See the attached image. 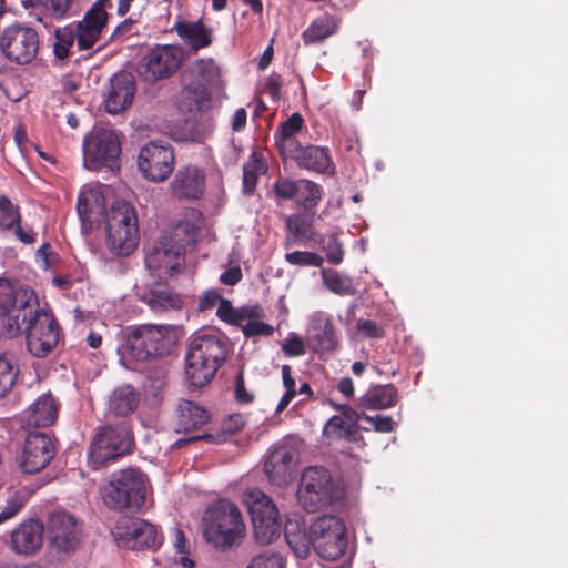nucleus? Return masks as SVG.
I'll return each instance as SVG.
<instances>
[{
    "mask_svg": "<svg viewBox=\"0 0 568 568\" xmlns=\"http://www.w3.org/2000/svg\"><path fill=\"white\" fill-rule=\"evenodd\" d=\"M296 396V394H294L292 390H286L284 393V395L281 397L277 406H276V413H281L283 412L288 405L294 399V397Z\"/></svg>",
    "mask_w": 568,
    "mask_h": 568,
    "instance_id": "obj_64",
    "label": "nucleus"
},
{
    "mask_svg": "<svg viewBox=\"0 0 568 568\" xmlns=\"http://www.w3.org/2000/svg\"><path fill=\"white\" fill-rule=\"evenodd\" d=\"M45 12L55 20L68 18L72 14L77 0H39Z\"/></svg>",
    "mask_w": 568,
    "mask_h": 568,
    "instance_id": "obj_44",
    "label": "nucleus"
},
{
    "mask_svg": "<svg viewBox=\"0 0 568 568\" xmlns=\"http://www.w3.org/2000/svg\"><path fill=\"white\" fill-rule=\"evenodd\" d=\"M282 351L287 357L303 356L306 353L305 343L297 334L293 333L282 344Z\"/></svg>",
    "mask_w": 568,
    "mask_h": 568,
    "instance_id": "obj_49",
    "label": "nucleus"
},
{
    "mask_svg": "<svg viewBox=\"0 0 568 568\" xmlns=\"http://www.w3.org/2000/svg\"><path fill=\"white\" fill-rule=\"evenodd\" d=\"M273 192L278 200H295L303 211L315 213L323 197V187L308 179L278 178L273 183Z\"/></svg>",
    "mask_w": 568,
    "mask_h": 568,
    "instance_id": "obj_16",
    "label": "nucleus"
},
{
    "mask_svg": "<svg viewBox=\"0 0 568 568\" xmlns=\"http://www.w3.org/2000/svg\"><path fill=\"white\" fill-rule=\"evenodd\" d=\"M281 82L278 75H272L266 83V92L273 98L278 99Z\"/></svg>",
    "mask_w": 568,
    "mask_h": 568,
    "instance_id": "obj_61",
    "label": "nucleus"
},
{
    "mask_svg": "<svg viewBox=\"0 0 568 568\" xmlns=\"http://www.w3.org/2000/svg\"><path fill=\"white\" fill-rule=\"evenodd\" d=\"M43 541V525L38 519L21 523L11 534V549L18 555H32Z\"/></svg>",
    "mask_w": 568,
    "mask_h": 568,
    "instance_id": "obj_25",
    "label": "nucleus"
},
{
    "mask_svg": "<svg viewBox=\"0 0 568 568\" xmlns=\"http://www.w3.org/2000/svg\"><path fill=\"white\" fill-rule=\"evenodd\" d=\"M315 212H296L285 217V226L287 236L284 242V247L290 248L294 244H305L314 239V223Z\"/></svg>",
    "mask_w": 568,
    "mask_h": 568,
    "instance_id": "obj_27",
    "label": "nucleus"
},
{
    "mask_svg": "<svg viewBox=\"0 0 568 568\" xmlns=\"http://www.w3.org/2000/svg\"><path fill=\"white\" fill-rule=\"evenodd\" d=\"M336 408L341 412V415L349 426L359 427L358 423L363 419L364 413H358L349 405H338Z\"/></svg>",
    "mask_w": 568,
    "mask_h": 568,
    "instance_id": "obj_55",
    "label": "nucleus"
},
{
    "mask_svg": "<svg viewBox=\"0 0 568 568\" xmlns=\"http://www.w3.org/2000/svg\"><path fill=\"white\" fill-rule=\"evenodd\" d=\"M172 194L180 200H197L205 189L203 170L193 164L181 166L170 183Z\"/></svg>",
    "mask_w": 568,
    "mask_h": 568,
    "instance_id": "obj_22",
    "label": "nucleus"
},
{
    "mask_svg": "<svg viewBox=\"0 0 568 568\" xmlns=\"http://www.w3.org/2000/svg\"><path fill=\"white\" fill-rule=\"evenodd\" d=\"M246 419L242 414H233L230 415L229 418L223 424L222 432L217 433H203L201 435H195L185 439H179L175 443L176 447H182L187 443L195 440H205L207 443L221 444L226 442L230 435H233L243 429L245 426Z\"/></svg>",
    "mask_w": 568,
    "mask_h": 568,
    "instance_id": "obj_33",
    "label": "nucleus"
},
{
    "mask_svg": "<svg viewBox=\"0 0 568 568\" xmlns=\"http://www.w3.org/2000/svg\"><path fill=\"white\" fill-rule=\"evenodd\" d=\"M77 211L83 224L98 222L94 217L104 216L106 242L112 252L126 256L139 243L138 216L134 207L124 200H115L105 211V202L99 186L83 190L77 203Z\"/></svg>",
    "mask_w": 568,
    "mask_h": 568,
    "instance_id": "obj_2",
    "label": "nucleus"
},
{
    "mask_svg": "<svg viewBox=\"0 0 568 568\" xmlns=\"http://www.w3.org/2000/svg\"><path fill=\"white\" fill-rule=\"evenodd\" d=\"M40 39L36 29L24 23H13L0 34V49L3 55L16 64L32 62L39 52Z\"/></svg>",
    "mask_w": 568,
    "mask_h": 568,
    "instance_id": "obj_12",
    "label": "nucleus"
},
{
    "mask_svg": "<svg viewBox=\"0 0 568 568\" xmlns=\"http://www.w3.org/2000/svg\"><path fill=\"white\" fill-rule=\"evenodd\" d=\"M243 501L251 515L256 541L268 545L278 538L282 523L273 500L261 489L251 488L243 493Z\"/></svg>",
    "mask_w": 568,
    "mask_h": 568,
    "instance_id": "obj_9",
    "label": "nucleus"
},
{
    "mask_svg": "<svg viewBox=\"0 0 568 568\" xmlns=\"http://www.w3.org/2000/svg\"><path fill=\"white\" fill-rule=\"evenodd\" d=\"M0 317L9 337L26 333L27 347L34 357L48 356L58 345L59 324L40 307L36 292L7 278H0Z\"/></svg>",
    "mask_w": 568,
    "mask_h": 568,
    "instance_id": "obj_1",
    "label": "nucleus"
},
{
    "mask_svg": "<svg viewBox=\"0 0 568 568\" xmlns=\"http://www.w3.org/2000/svg\"><path fill=\"white\" fill-rule=\"evenodd\" d=\"M314 551L324 560L339 559L348 547L346 527L336 516H321L311 525Z\"/></svg>",
    "mask_w": 568,
    "mask_h": 568,
    "instance_id": "obj_11",
    "label": "nucleus"
},
{
    "mask_svg": "<svg viewBox=\"0 0 568 568\" xmlns=\"http://www.w3.org/2000/svg\"><path fill=\"white\" fill-rule=\"evenodd\" d=\"M133 443V434L125 420L100 427L89 450L92 468L100 469L105 463L129 454Z\"/></svg>",
    "mask_w": 568,
    "mask_h": 568,
    "instance_id": "obj_8",
    "label": "nucleus"
},
{
    "mask_svg": "<svg viewBox=\"0 0 568 568\" xmlns=\"http://www.w3.org/2000/svg\"><path fill=\"white\" fill-rule=\"evenodd\" d=\"M26 501L27 493L24 490L12 491L7 499L6 507L0 511V524L13 518L22 509Z\"/></svg>",
    "mask_w": 568,
    "mask_h": 568,
    "instance_id": "obj_46",
    "label": "nucleus"
},
{
    "mask_svg": "<svg viewBox=\"0 0 568 568\" xmlns=\"http://www.w3.org/2000/svg\"><path fill=\"white\" fill-rule=\"evenodd\" d=\"M230 353L227 339L213 334L193 338L185 357V375L189 387L202 388L216 375Z\"/></svg>",
    "mask_w": 568,
    "mask_h": 568,
    "instance_id": "obj_3",
    "label": "nucleus"
},
{
    "mask_svg": "<svg viewBox=\"0 0 568 568\" xmlns=\"http://www.w3.org/2000/svg\"><path fill=\"white\" fill-rule=\"evenodd\" d=\"M143 300L154 312L180 310L183 304L182 300L168 288L151 291Z\"/></svg>",
    "mask_w": 568,
    "mask_h": 568,
    "instance_id": "obj_38",
    "label": "nucleus"
},
{
    "mask_svg": "<svg viewBox=\"0 0 568 568\" xmlns=\"http://www.w3.org/2000/svg\"><path fill=\"white\" fill-rule=\"evenodd\" d=\"M84 166L92 171L108 168L111 171L119 169L121 142L118 134L106 128L91 131L83 139Z\"/></svg>",
    "mask_w": 568,
    "mask_h": 568,
    "instance_id": "obj_10",
    "label": "nucleus"
},
{
    "mask_svg": "<svg viewBox=\"0 0 568 568\" xmlns=\"http://www.w3.org/2000/svg\"><path fill=\"white\" fill-rule=\"evenodd\" d=\"M242 276L241 268L235 266L223 272L220 276V282L224 285L233 286L242 280Z\"/></svg>",
    "mask_w": 568,
    "mask_h": 568,
    "instance_id": "obj_57",
    "label": "nucleus"
},
{
    "mask_svg": "<svg viewBox=\"0 0 568 568\" xmlns=\"http://www.w3.org/2000/svg\"><path fill=\"white\" fill-rule=\"evenodd\" d=\"M106 22L100 18L85 13L81 21L78 22L74 33L77 37V45L79 50H89L101 39Z\"/></svg>",
    "mask_w": 568,
    "mask_h": 568,
    "instance_id": "obj_32",
    "label": "nucleus"
},
{
    "mask_svg": "<svg viewBox=\"0 0 568 568\" xmlns=\"http://www.w3.org/2000/svg\"><path fill=\"white\" fill-rule=\"evenodd\" d=\"M282 379H283V386L286 390H292L294 394H297L295 389V379L292 376V368L290 365H283L282 366Z\"/></svg>",
    "mask_w": 568,
    "mask_h": 568,
    "instance_id": "obj_60",
    "label": "nucleus"
},
{
    "mask_svg": "<svg viewBox=\"0 0 568 568\" xmlns=\"http://www.w3.org/2000/svg\"><path fill=\"white\" fill-rule=\"evenodd\" d=\"M183 51L178 45H156L139 62L136 71L142 81L154 84L171 78L181 67Z\"/></svg>",
    "mask_w": 568,
    "mask_h": 568,
    "instance_id": "obj_14",
    "label": "nucleus"
},
{
    "mask_svg": "<svg viewBox=\"0 0 568 568\" xmlns=\"http://www.w3.org/2000/svg\"><path fill=\"white\" fill-rule=\"evenodd\" d=\"M336 30L337 22L335 18L331 14H324L312 21L302 33V39L306 45L314 44L329 38Z\"/></svg>",
    "mask_w": 568,
    "mask_h": 568,
    "instance_id": "obj_35",
    "label": "nucleus"
},
{
    "mask_svg": "<svg viewBox=\"0 0 568 568\" xmlns=\"http://www.w3.org/2000/svg\"><path fill=\"white\" fill-rule=\"evenodd\" d=\"M323 434L328 439H346L347 442L358 443L363 439L359 427L349 426L347 422L338 415L332 416L325 424Z\"/></svg>",
    "mask_w": 568,
    "mask_h": 568,
    "instance_id": "obj_36",
    "label": "nucleus"
},
{
    "mask_svg": "<svg viewBox=\"0 0 568 568\" xmlns=\"http://www.w3.org/2000/svg\"><path fill=\"white\" fill-rule=\"evenodd\" d=\"M322 242L327 262L333 265L341 264L344 260V250L338 235L336 233H331L327 236H324Z\"/></svg>",
    "mask_w": 568,
    "mask_h": 568,
    "instance_id": "obj_45",
    "label": "nucleus"
},
{
    "mask_svg": "<svg viewBox=\"0 0 568 568\" xmlns=\"http://www.w3.org/2000/svg\"><path fill=\"white\" fill-rule=\"evenodd\" d=\"M235 398L240 404H250L254 400V395L246 389L243 371H240L235 378Z\"/></svg>",
    "mask_w": 568,
    "mask_h": 568,
    "instance_id": "obj_53",
    "label": "nucleus"
},
{
    "mask_svg": "<svg viewBox=\"0 0 568 568\" xmlns=\"http://www.w3.org/2000/svg\"><path fill=\"white\" fill-rule=\"evenodd\" d=\"M146 475L138 467L114 471L103 489L104 504L115 510H139L146 499Z\"/></svg>",
    "mask_w": 568,
    "mask_h": 568,
    "instance_id": "obj_6",
    "label": "nucleus"
},
{
    "mask_svg": "<svg viewBox=\"0 0 568 568\" xmlns=\"http://www.w3.org/2000/svg\"><path fill=\"white\" fill-rule=\"evenodd\" d=\"M303 123V116L300 113H293L278 126L277 132L280 134V139H276V144L283 154H286L291 148H294L300 143L294 139V135L301 131Z\"/></svg>",
    "mask_w": 568,
    "mask_h": 568,
    "instance_id": "obj_37",
    "label": "nucleus"
},
{
    "mask_svg": "<svg viewBox=\"0 0 568 568\" xmlns=\"http://www.w3.org/2000/svg\"><path fill=\"white\" fill-rule=\"evenodd\" d=\"M234 310L235 308L233 307L231 301L223 298L220 301V304H219V307L216 311V316L221 321H223L227 324H231L233 315H234Z\"/></svg>",
    "mask_w": 568,
    "mask_h": 568,
    "instance_id": "obj_56",
    "label": "nucleus"
},
{
    "mask_svg": "<svg viewBox=\"0 0 568 568\" xmlns=\"http://www.w3.org/2000/svg\"><path fill=\"white\" fill-rule=\"evenodd\" d=\"M175 155L168 142L151 141L141 148L138 155V168L142 175L151 182H163L173 172Z\"/></svg>",
    "mask_w": 568,
    "mask_h": 568,
    "instance_id": "obj_15",
    "label": "nucleus"
},
{
    "mask_svg": "<svg viewBox=\"0 0 568 568\" xmlns=\"http://www.w3.org/2000/svg\"><path fill=\"white\" fill-rule=\"evenodd\" d=\"M342 497L331 473L322 466L307 467L301 477L297 499L307 513H315Z\"/></svg>",
    "mask_w": 568,
    "mask_h": 568,
    "instance_id": "obj_7",
    "label": "nucleus"
},
{
    "mask_svg": "<svg viewBox=\"0 0 568 568\" xmlns=\"http://www.w3.org/2000/svg\"><path fill=\"white\" fill-rule=\"evenodd\" d=\"M284 155L292 159L300 169L306 171L331 174L335 169L327 146L302 145L298 143Z\"/></svg>",
    "mask_w": 568,
    "mask_h": 568,
    "instance_id": "obj_19",
    "label": "nucleus"
},
{
    "mask_svg": "<svg viewBox=\"0 0 568 568\" xmlns=\"http://www.w3.org/2000/svg\"><path fill=\"white\" fill-rule=\"evenodd\" d=\"M19 374L17 361L12 356L0 355V399L11 393Z\"/></svg>",
    "mask_w": 568,
    "mask_h": 568,
    "instance_id": "obj_39",
    "label": "nucleus"
},
{
    "mask_svg": "<svg viewBox=\"0 0 568 568\" xmlns=\"http://www.w3.org/2000/svg\"><path fill=\"white\" fill-rule=\"evenodd\" d=\"M266 169L265 162L253 153L251 160L243 166V191L245 194H252L254 192L258 175L265 172Z\"/></svg>",
    "mask_w": 568,
    "mask_h": 568,
    "instance_id": "obj_42",
    "label": "nucleus"
},
{
    "mask_svg": "<svg viewBox=\"0 0 568 568\" xmlns=\"http://www.w3.org/2000/svg\"><path fill=\"white\" fill-rule=\"evenodd\" d=\"M357 331L369 338H383L385 331L372 320H358Z\"/></svg>",
    "mask_w": 568,
    "mask_h": 568,
    "instance_id": "obj_52",
    "label": "nucleus"
},
{
    "mask_svg": "<svg viewBox=\"0 0 568 568\" xmlns=\"http://www.w3.org/2000/svg\"><path fill=\"white\" fill-rule=\"evenodd\" d=\"M58 404L51 394L41 395L26 412L28 426L49 427L58 418Z\"/></svg>",
    "mask_w": 568,
    "mask_h": 568,
    "instance_id": "obj_30",
    "label": "nucleus"
},
{
    "mask_svg": "<svg viewBox=\"0 0 568 568\" xmlns=\"http://www.w3.org/2000/svg\"><path fill=\"white\" fill-rule=\"evenodd\" d=\"M223 300L221 294L216 290H207L205 291L199 302L200 311H207L215 306V304Z\"/></svg>",
    "mask_w": 568,
    "mask_h": 568,
    "instance_id": "obj_54",
    "label": "nucleus"
},
{
    "mask_svg": "<svg viewBox=\"0 0 568 568\" xmlns=\"http://www.w3.org/2000/svg\"><path fill=\"white\" fill-rule=\"evenodd\" d=\"M55 456V446L44 433H29L21 454L20 466L24 473L36 474L44 469Z\"/></svg>",
    "mask_w": 568,
    "mask_h": 568,
    "instance_id": "obj_18",
    "label": "nucleus"
},
{
    "mask_svg": "<svg viewBox=\"0 0 568 568\" xmlns=\"http://www.w3.org/2000/svg\"><path fill=\"white\" fill-rule=\"evenodd\" d=\"M242 333L245 337L271 336L274 333L273 326L261 321H248L242 326Z\"/></svg>",
    "mask_w": 568,
    "mask_h": 568,
    "instance_id": "obj_50",
    "label": "nucleus"
},
{
    "mask_svg": "<svg viewBox=\"0 0 568 568\" xmlns=\"http://www.w3.org/2000/svg\"><path fill=\"white\" fill-rule=\"evenodd\" d=\"M211 416L209 412L199 404L182 399L176 407L175 429L178 433H191L207 424Z\"/></svg>",
    "mask_w": 568,
    "mask_h": 568,
    "instance_id": "obj_28",
    "label": "nucleus"
},
{
    "mask_svg": "<svg viewBox=\"0 0 568 568\" xmlns=\"http://www.w3.org/2000/svg\"><path fill=\"white\" fill-rule=\"evenodd\" d=\"M0 231L13 232L16 237L26 245L34 244L37 241L33 229L22 225L20 205L4 194H0Z\"/></svg>",
    "mask_w": 568,
    "mask_h": 568,
    "instance_id": "obj_21",
    "label": "nucleus"
},
{
    "mask_svg": "<svg viewBox=\"0 0 568 568\" xmlns=\"http://www.w3.org/2000/svg\"><path fill=\"white\" fill-rule=\"evenodd\" d=\"M140 402V395L131 385H123L115 388L110 397V412L116 416L132 414Z\"/></svg>",
    "mask_w": 568,
    "mask_h": 568,
    "instance_id": "obj_34",
    "label": "nucleus"
},
{
    "mask_svg": "<svg viewBox=\"0 0 568 568\" xmlns=\"http://www.w3.org/2000/svg\"><path fill=\"white\" fill-rule=\"evenodd\" d=\"M145 266L159 280L179 273L184 265V247L164 237L145 254Z\"/></svg>",
    "mask_w": 568,
    "mask_h": 568,
    "instance_id": "obj_17",
    "label": "nucleus"
},
{
    "mask_svg": "<svg viewBox=\"0 0 568 568\" xmlns=\"http://www.w3.org/2000/svg\"><path fill=\"white\" fill-rule=\"evenodd\" d=\"M201 528L204 540L223 551L239 546L246 534L241 510L229 499H219L205 509Z\"/></svg>",
    "mask_w": 568,
    "mask_h": 568,
    "instance_id": "obj_4",
    "label": "nucleus"
},
{
    "mask_svg": "<svg viewBox=\"0 0 568 568\" xmlns=\"http://www.w3.org/2000/svg\"><path fill=\"white\" fill-rule=\"evenodd\" d=\"M112 535L120 546L132 550L155 551L163 541L159 528L141 518H120Z\"/></svg>",
    "mask_w": 568,
    "mask_h": 568,
    "instance_id": "obj_13",
    "label": "nucleus"
},
{
    "mask_svg": "<svg viewBox=\"0 0 568 568\" xmlns=\"http://www.w3.org/2000/svg\"><path fill=\"white\" fill-rule=\"evenodd\" d=\"M135 79L130 72H118L110 80V89L104 99L105 111L119 114L126 110L135 95Z\"/></svg>",
    "mask_w": 568,
    "mask_h": 568,
    "instance_id": "obj_20",
    "label": "nucleus"
},
{
    "mask_svg": "<svg viewBox=\"0 0 568 568\" xmlns=\"http://www.w3.org/2000/svg\"><path fill=\"white\" fill-rule=\"evenodd\" d=\"M398 398V389L395 385H375L359 398L358 405L365 409L381 410L394 407Z\"/></svg>",
    "mask_w": 568,
    "mask_h": 568,
    "instance_id": "obj_31",
    "label": "nucleus"
},
{
    "mask_svg": "<svg viewBox=\"0 0 568 568\" xmlns=\"http://www.w3.org/2000/svg\"><path fill=\"white\" fill-rule=\"evenodd\" d=\"M308 344L315 353L321 355L337 348L338 339L332 318L327 314L320 312L312 317Z\"/></svg>",
    "mask_w": 568,
    "mask_h": 568,
    "instance_id": "obj_24",
    "label": "nucleus"
},
{
    "mask_svg": "<svg viewBox=\"0 0 568 568\" xmlns=\"http://www.w3.org/2000/svg\"><path fill=\"white\" fill-rule=\"evenodd\" d=\"M181 335L176 325H139L126 334L128 353L136 362L159 359L172 353Z\"/></svg>",
    "mask_w": 568,
    "mask_h": 568,
    "instance_id": "obj_5",
    "label": "nucleus"
},
{
    "mask_svg": "<svg viewBox=\"0 0 568 568\" xmlns=\"http://www.w3.org/2000/svg\"><path fill=\"white\" fill-rule=\"evenodd\" d=\"M247 568H285V562L280 554L264 551L254 556Z\"/></svg>",
    "mask_w": 568,
    "mask_h": 568,
    "instance_id": "obj_48",
    "label": "nucleus"
},
{
    "mask_svg": "<svg viewBox=\"0 0 568 568\" xmlns=\"http://www.w3.org/2000/svg\"><path fill=\"white\" fill-rule=\"evenodd\" d=\"M322 277L325 286L337 295H353L355 290L349 277L341 275L335 270H322Z\"/></svg>",
    "mask_w": 568,
    "mask_h": 568,
    "instance_id": "obj_41",
    "label": "nucleus"
},
{
    "mask_svg": "<svg viewBox=\"0 0 568 568\" xmlns=\"http://www.w3.org/2000/svg\"><path fill=\"white\" fill-rule=\"evenodd\" d=\"M363 419L366 420L372 426V428L378 433H390L395 429L396 425L390 416H369L363 414Z\"/></svg>",
    "mask_w": 568,
    "mask_h": 568,
    "instance_id": "obj_51",
    "label": "nucleus"
},
{
    "mask_svg": "<svg viewBox=\"0 0 568 568\" xmlns=\"http://www.w3.org/2000/svg\"><path fill=\"white\" fill-rule=\"evenodd\" d=\"M296 453L290 447L275 448L264 463V471L275 485L285 484L292 476Z\"/></svg>",
    "mask_w": 568,
    "mask_h": 568,
    "instance_id": "obj_26",
    "label": "nucleus"
},
{
    "mask_svg": "<svg viewBox=\"0 0 568 568\" xmlns=\"http://www.w3.org/2000/svg\"><path fill=\"white\" fill-rule=\"evenodd\" d=\"M285 539L298 558H307L311 555V551L314 550L313 536H311V528L308 529V534L306 532H293L287 527L285 528Z\"/></svg>",
    "mask_w": 568,
    "mask_h": 568,
    "instance_id": "obj_40",
    "label": "nucleus"
},
{
    "mask_svg": "<svg viewBox=\"0 0 568 568\" xmlns=\"http://www.w3.org/2000/svg\"><path fill=\"white\" fill-rule=\"evenodd\" d=\"M247 113L244 108H239L233 116L232 129L235 132L242 131L246 126Z\"/></svg>",
    "mask_w": 568,
    "mask_h": 568,
    "instance_id": "obj_59",
    "label": "nucleus"
},
{
    "mask_svg": "<svg viewBox=\"0 0 568 568\" xmlns=\"http://www.w3.org/2000/svg\"><path fill=\"white\" fill-rule=\"evenodd\" d=\"M109 1L110 0H97L85 13H91V16L93 17L108 21V13L105 11V7L109 3Z\"/></svg>",
    "mask_w": 568,
    "mask_h": 568,
    "instance_id": "obj_58",
    "label": "nucleus"
},
{
    "mask_svg": "<svg viewBox=\"0 0 568 568\" xmlns=\"http://www.w3.org/2000/svg\"><path fill=\"white\" fill-rule=\"evenodd\" d=\"M337 389L345 395L346 397H352L354 395V385L351 377H343L338 384Z\"/></svg>",
    "mask_w": 568,
    "mask_h": 568,
    "instance_id": "obj_62",
    "label": "nucleus"
},
{
    "mask_svg": "<svg viewBox=\"0 0 568 568\" xmlns=\"http://www.w3.org/2000/svg\"><path fill=\"white\" fill-rule=\"evenodd\" d=\"M174 30L184 44L193 51L207 48L213 42V30L206 27L202 20L178 21L174 24Z\"/></svg>",
    "mask_w": 568,
    "mask_h": 568,
    "instance_id": "obj_29",
    "label": "nucleus"
},
{
    "mask_svg": "<svg viewBox=\"0 0 568 568\" xmlns=\"http://www.w3.org/2000/svg\"><path fill=\"white\" fill-rule=\"evenodd\" d=\"M48 532L53 546L68 551L78 541L77 520L65 511L53 513L48 520Z\"/></svg>",
    "mask_w": 568,
    "mask_h": 568,
    "instance_id": "obj_23",
    "label": "nucleus"
},
{
    "mask_svg": "<svg viewBox=\"0 0 568 568\" xmlns=\"http://www.w3.org/2000/svg\"><path fill=\"white\" fill-rule=\"evenodd\" d=\"M54 55L60 60L67 59L70 54V49L77 41L74 29L72 28V26L58 28L54 32Z\"/></svg>",
    "mask_w": 568,
    "mask_h": 568,
    "instance_id": "obj_43",
    "label": "nucleus"
},
{
    "mask_svg": "<svg viewBox=\"0 0 568 568\" xmlns=\"http://www.w3.org/2000/svg\"><path fill=\"white\" fill-rule=\"evenodd\" d=\"M245 312V316L247 322L248 321H256L260 317L264 316V311L258 305H250V306H243Z\"/></svg>",
    "mask_w": 568,
    "mask_h": 568,
    "instance_id": "obj_63",
    "label": "nucleus"
},
{
    "mask_svg": "<svg viewBox=\"0 0 568 568\" xmlns=\"http://www.w3.org/2000/svg\"><path fill=\"white\" fill-rule=\"evenodd\" d=\"M285 261L296 266H322L324 258L314 252L294 251L285 254Z\"/></svg>",
    "mask_w": 568,
    "mask_h": 568,
    "instance_id": "obj_47",
    "label": "nucleus"
}]
</instances>
